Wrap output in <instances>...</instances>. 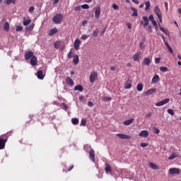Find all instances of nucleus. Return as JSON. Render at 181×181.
I'll return each mask as SVG.
<instances>
[{
    "mask_svg": "<svg viewBox=\"0 0 181 181\" xmlns=\"http://www.w3.org/2000/svg\"><path fill=\"white\" fill-rule=\"evenodd\" d=\"M60 0H53V4L54 5H57V3L59 2Z\"/></svg>",
    "mask_w": 181,
    "mask_h": 181,
    "instance_id": "obj_63",
    "label": "nucleus"
},
{
    "mask_svg": "<svg viewBox=\"0 0 181 181\" xmlns=\"http://www.w3.org/2000/svg\"><path fill=\"white\" fill-rule=\"evenodd\" d=\"M160 30H161V32H163V33H165L166 36H169L170 33L168 29H165L163 27H160Z\"/></svg>",
    "mask_w": 181,
    "mask_h": 181,
    "instance_id": "obj_28",
    "label": "nucleus"
},
{
    "mask_svg": "<svg viewBox=\"0 0 181 181\" xmlns=\"http://www.w3.org/2000/svg\"><path fill=\"white\" fill-rule=\"evenodd\" d=\"M149 20L151 21V22H153L155 21L153 15L149 16Z\"/></svg>",
    "mask_w": 181,
    "mask_h": 181,
    "instance_id": "obj_56",
    "label": "nucleus"
},
{
    "mask_svg": "<svg viewBox=\"0 0 181 181\" xmlns=\"http://www.w3.org/2000/svg\"><path fill=\"white\" fill-rule=\"evenodd\" d=\"M37 77L39 80H43L45 78V75H43V71L40 70L37 72Z\"/></svg>",
    "mask_w": 181,
    "mask_h": 181,
    "instance_id": "obj_15",
    "label": "nucleus"
},
{
    "mask_svg": "<svg viewBox=\"0 0 181 181\" xmlns=\"http://www.w3.org/2000/svg\"><path fill=\"white\" fill-rule=\"evenodd\" d=\"M148 30L151 32V33H152L153 31L152 30V25H148Z\"/></svg>",
    "mask_w": 181,
    "mask_h": 181,
    "instance_id": "obj_60",
    "label": "nucleus"
},
{
    "mask_svg": "<svg viewBox=\"0 0 181 181\" xmlns=\"http://www.w3.org/2000/svg\"><path fill=\"white\" fill-rule=\"evenodd\" d=\"M4 3L6 5H11V4L15 5L16 4V0H4Z\"/></svg>",
    "mask_w": 181,
    "mask_h": 181,
    "instance_id": "obj_25",
    "label": "nucleus"
},
{
    "mask_svg": "<svg viewBox=\"0 0 181 181\" xmlns=\"http://www.w3.org/2000/svg\"><path fill=\"white\" fill-rule=\"evenodd\" d=\"M175 158H177L176 153H173L172 155L168 158L169 160H173Z\"/></svg>",
    "mask_w": 181,
    "mask_h": 181,
    "instance_id": "obj_34",
    "label": "nucleus"
},
{
    "mask_svg": "<svg viewBox=\"0 0 181 181\" xmlns=\"http://www.w3.org/2000/svg\"><path fill=\"white\" fill-rule=\"evenodd\" d=\"M86 124H87V120L83 118L81 121V125H82L83 127H86Z\"/></svg>",
    "mask_w": 181,
    "mask_h": 181,
    "instance_id": "obj_41",
    "label": "nucleus"
},
{
    "mask_svg": "<svg viewBox=\"0 0 181 181\" xmlns=\"http://www.w3.org/2000/svg\"><path fill=\"white\" fill-rule=\"evenodd\" d=\"M97 78H98V74H97V72H95V71L91 72L90 75L89 76L90 82L94 83V81H95V80H97Z\"/></svg>",
    "mask_w": 181,
    "mask_h": 181,
    "instance_id": "obj_3",
    "label": "nucleus"
},
{
    "mask_svg": "<svg viewBox=\"0 0 181 181\" xmlns=\"http://www.w3.org/2000/svg\"><path fill=\"white\" fill-rule=\"evenodd\" d=\"M111 100H112V98L108 96H105L103 98V101H111Z\"/></svg>",
    "mask_w": 181,
    "mask_h": 181,
    "instance_id": "obj_42",
    "label": "nucleus"
},
{
    "mask_svg": "<svg viewBox=\"0 0 181 181\" xmlns=\"http://www.w3.org/2000/svg\"><path fill=\"white\" fill-rule=\"evenodd\" d=\"M167 112H168V114H170V115H175V112H173V110H172V109H168V110H167Z\"/></svg>",
    "mask_w": 181,
    "mask_h": 181,
    "instance_id": "obj_45",
    "label": "nucleus"
},
{
    "mask_svg": "<svg viewBox=\"0 0 181 181\" xmlns=\"http://www.w3.org/2000/svg\"><path fill=\"white\" fill-rule=\"evenodd\" d=\"M99 32L100 31L98 30V28H96L95 30H93V37H97V36H98Z\"/></svg>",
    "mask_w": 181,
    "mask_h": 181,
    "instance_id": "obj_36",
    "label": "nucleus"
},
{
    "mask_svg": "<svg viewBox=\"0 0 181 181\" xmlns=\"http://www.w3.org/2000/svg\"><path fill=\"white\" fill-rule=\"evenodd\" d=\"M9 23L6 22L4 23V30H6V32H9Z\"/></svg>",
    "mask_w": 181,
    "mask_h": 181,
    "instance_id": "obj_32",
    "label": "nucleus"
},
{
    "mask_svg": "<svg viewBox=\"0 0 181 181\" xmlns=\"http://www.w3.org/2000/svg\"><path fill=\"white\" fill-rule=\"evenodd\" d=\"M74 168V165L69 166V168L67 169L68 172H70Z\"/></svg>",
    "mask_w": 181,
    "mask_h": 181,
    "instance_id": "obj_58",
    "label": "nucleus"
},
{
    "mask_svg": "<svg viewBox=\"0 0 181 181\" xmlns=\"http://www.w3.org/2000/svg\"><path fill=\"white\" fill-rule=\"evenodd\" d=\"M155 91H156V88H151L146 90L144 94L145 95H152Z\"/></svg>",
    "mask_w": 181,
    "mask_h": 181,
    "instance_id": "obj_18",
    "label": "nucleus"
},
{
    "mask_svg": "<svg viewBox=\"0 0 181 181\" xmlns=\"http://www.w3.org/2000/svg\"><path fill=\"white\" fill-rule=\"evenodd\" d=\"M81 39H82V40H86V39H88V35H83L81 37Z\"/></svg>",
    "mask_w": 181,
    "mask_h": 181,
    "instance_id": "obj_48",
    "label": "nucleus"
},
{
    "mask_svg": "<svg viewBox=\"0 0 181 181\" xmlns=\"http://www.w3.org/2000/svg\"><path fill=\"white\" fill-rule=\"evenodd\" d=\"M52 21L54 23H56V25H59L62 22H63V15L60 13L57 14L53 17Z\"/></svg>",
    "mask_w": 181,
    "mask_h": 181,
    "instance_id": "obj_1",
    "label": "nucleus"
},
{
    "mask_svg": "<svg viewBox=\"0 0 181 181\" xmlns=\"http://www.w3.org/2000/svg\"><path fill=\"white\" fill-rule=\"evenodd\" d=\"M84 90V88H83V86L81 85H77L74 87V90L75 91H79L80 93L83 92Z\"/></svg>",
    "mask_w": 181,
    "mask_h": 181,
    "instance_id": "obj_22",
    "label": "nucleus"
},
{
    "mask_svg": "<svg viewBox=\"0 0 181 181\" xmlns=\"http://www.w3.org/2000/svg\"><path fill=\"white\" fill-rule=\"evenodd\" d=\"M30 63L31 66H36L37 64V58L36 56H33L32 58H30Z\"/></svg>",
    "mask_w": 181,
    "mask_h": 181,
    "instance_id": "obj_13",
    "label": "nucleus"
},
{
    "mask_svg": "<svg viewBox=\"0 0 181 181\" xmlns=\"http://www.w3.org/2000/svg\"><path fill=\"white\" fill-rule=\"evenodd\" d=\"M71 122L74 125H78V119L77 118H73L71 119Z\"/></svg>",
    "mask_w": 181,
    "mask_h": 181,
    "instance_id": "obj_38",
    "label": "nucleus"
},
{
    "mask_svg": "<svg viewBox=\"0 0 181 181\" xmlns=\"http://www.w3.org/2000/svg\"><path fill=\"white\" fill-rule=\"evenodd\" d=\"M33 55V52L29 51L25 54V60H29L30 59H32Z\"/></svg>",
    "mask_w": 181,
    "mask_h": 181,
    "instance_id": "obj_14",
    "label": "nucleus"
},
{
    "mask_svg": "<svg viewBox=\"0 0 181 181\" xmlns=\"http://www.w3.org/2000/svg\"><path fill=\"white\" fill-rule=\"evenodd\" d=\"M66 57L68 59H71L73 57V49H71L69 52L67 54Z\"/></svg>",
    "mask_w": 181,
    "mask_h": 181,
    "instance_id": "obj_37",
    "label": "nucleus"
},
{
    "mask_svg": "<svg viewBox=\"0 0 181 181\" xmlns=\"http://www.w3.org/2000/svg\"><path fill=\"white\" fill-rule=\"evenodd\" d=\"M81 7L80 6H76V7L74 8L75 12H77V11H81Z\"/></svg>",
    "mask_w": 181,
    "mask_h": 181,
    "instance_id": "obj_54",
    "label": "nucleus"
},
{
    "mask_svg": "<svg viewBox=\"0 0 181 181\" xmlns=\"http://www.w3.org/2000/svg\"><path fill=\"white\" fill-rule=\"evenodd\" d=\"M33 11H35V6H31L29 8L28 12H29V13H32V12H33Z\"/></svg>",
    "mask_w": 181,
    "mask_h": 181,
    "instance_id": "obj_50",
    "label": "nucleus"
},
{
    "mask_svg": "<svg viewBox=\"0 0 181 181\" xmlns=\"http://www.w3.org/2000/svg\"><path fill=\"white\" fill-rule=\"evenodd\" d=\"M30 22H31L30 18H28V19L25 20V21H23V25L24 26H28V25H30Z\"/></svg>",
    "mask_w": 181,
    "mask_h": 181,
    "instance_id": "obj_35",
    "label": "nucleus"
},
{
    "mask_svg": "<svg viewBox=\"0 0 181 181\" xmlns=\"http://www.w3.org/2000/svg\"><path fill=\"white\" fill-rule=\"evenodd\" d=\"M149 166L150 168H151V169H155L156 170H158V169H159V166L153 163H149Z\"/></svg>",
    "mask_w": 181,
    "mask_h": 181,
    "instance_id": "obj_26",
    "label": "nucleus"
},
{
    "mask_svg": "<svg viewBox=\"0 0 181 181\" xmlns=\"http://www.w3.org/2000/svg\"><path fill=\"white\" fill-rule=\"evenodd\" d=\"M141 56V52H136V54H134L133 56V60L134 62H138L140 59Z\"/></svg>",
    "mask_w": 181,
    "mask_h": 181,
    "instance_id": "obj_19",
    "label": "nucleus"
},
{
    "mask_svg": "<svg viewBox=\"0 0 181 181\" xmlns=\"http://www.w3.org/2000/svg\"><path fill=\"white\" fill-rule=\"evenodd\" d=\"M139 49H141V50H142V49H144V42H140Z\"/></svg>",
    "mask_w": 181,
    "mask_h": 181,
    "instance_id": "obj_55",
    "label": "nucleus"
},
{
    "mask_svg": "<svg viewBox=\"0 0 181 181\" xmlns=\"http://www.w3.org/2000/svg\"><path fill=\"white\" fill-rule=\"evenodd\" d=\"M62 105H63L65 111H67L69 110V106H67V105L66 103H62Z\"/></svg>",
    "mask_w": 181,
    "mask_h": 181,
    "instance_id": "obj_52",
    "label": "nucleus"
},
{
    "mask_svg": "<svg viewBox=\"0 0 181 181\" xmlns=\"http://www.w3.org/2000/svg\"><path fill=\"white\" fill-rule=\"evenodd\" d=\"M60 45H62V42L61 41H56L54 43V47L55 49H59V47H60Z\"/></svg>",
    "mask_w": 181,
    "mask_h": 181,
    "instance_id": "obj_31",
    "label": "nucleus"
},
{
    "mask_svg": "<svg viewBox=\"0 0 181 181\" xmlns=\"http://www.w3.org/2000/svg\"><path fill=\"white\" fill-rule=\"evenodd\" d=\"M81 8L82 9H89L90 6H88V4H83V5L81 6Z\"/></svg>",
    "mask_w": 181,
    "mask_h": 181,
    "instance_id": "obj_43",
    "label": "nucleus"
},
{
    "mask_svg": "<svg viewBox=\"0 0 181 181\" xmlns=\"http://www.w3.org/2000/svg\"><path fill=\"white\" fill-rule=\"evenodd\" d=\"M94 10H95V18L96 19H100V15H101V7H100V6H96Z\"/></svg>",
    "mask_w": 181,
    "mask_h": 181,
    "instance_id": "obj_4",
    "label": "nucleus"
},
{
    "mask_svg": "<svg viewBox=\"0 0 181 181\" xmlns=\"http://www.w3.org/2000/svg\"><path fill=\"white\" fill-rule=\"evenodd\" d=\"M140 146H141V148H146V146H148V143H141Z\"/></svg>",
    "mask_w": 181,
    "mask_h": 181,
    "instance_id": "obj_49",
    "label": "nucleus"
},
{
    "mask_svg": "<svg viewBox=\"0 0 181 181\" xmlns=\"http://www.w3.org/2000/svg\"><path fill=\"white\" fill-rule=\"evenodd\" d=\"M110 70H111V71H115V70H117V67H115V66H111V67H110Z\"/></svg>",
    "mask_w": 181,
    "mask_h": 181,
    "instance_id": "obj_62",
    "label": "nucleus"
},
{
    "mask_svg": "<svg viewBox=\"0 0 181 181\" xmlns=\"http://www.w3.org/2000/svg\"><path fill=\"white\" fill-rule=\"evenodd\" d=\"M145 5H146L145 11H149V9L151 8V1H148L145 2Z\"/></svg>",
    "mask_w": 181,
    "mask_h": 181,
    "instance_id": "obj_30",
    "label": "nucleus"
},
{
    "mask_svg": "<svg viewBox=\"0 0 181 181\" xmlns=\"http://www.w3.org/2000/svg\"><path fill=\"white\" fill-rule=\"evenodd\" d=\"M131 9L134 11L132 16H138V10H136V8H131Z\"/></svg>",
    "mask_w": 181,
    "mask_h": 181,
    "instance_id": "obj_40",
    "label": "nucleus"
},
{
    "mask_svg": "<svg viewBox=\"0 0 181 181\" xmlns=\"http://www.w3.org/2000/svg\"><path fill=\"white\" fill-rule=\"evenodd\" d=\"M151 23H152L153 26L158 25V23H156L155 20L153 21H151Z\"/></svg>",
    "mask_w": 181,
    "mask_h": 181,
    "instance_id": "obj_64",
    "label": "nucleus"
},
{
    "mask_svg": "<svg viewBox=\"0 0 181 181\" xmlns=\"http://www.w3.org/2000/svg\"><path fill=\"white\" fill-rule=\"evenodd\" d=\"M35 28V24H31L30 25L25 28L26 32H32Z\"/></svg>",
    "mask_w": 181,
    "mask_h": 181,
    "instance_id": "obj_29",
    "label": "nucleus"
},
{
    "mask_svg": "<svg viewBox=\"0 0 181 181\" xmlns=\"http://www.w3.org/2000/svg\"><path fill=\"white\" fill-rule=\"evenodd\" d=\"M6 142H8V137L6 139L0 138V150L5 149Z\"/></svg>",
    "mask_w": 181,
    "mask_h": 181,
    "instance_id": "obj_6",
    "label": "nucleus"
},
{
    "mask_svg": "<svg viewBox=\"0 0 181 181\" xmlns=\"http://www.w3.org/2000/svg\"><path fill=\"white\" fill-rule=\"evenodd\" d=\"M154 13L158 18L160 23H162V11H160V8H159V6H157L154 8Z\"/></svg>",
    "mask_w": 181,
    "mask_h": 181,
    "instance_id": "obj_2",
    "label": "nucleus"
},
{
    "mask_svg": "<svg viewBox=\"0 0 181 181\" xmlns=\"http://www.w3.org/2000/svg\"><path fill=\"white\" fill-rule=\"evenodd\" d=\"M160 80V78L158 75H155L153 78H152V83L153 84H156V83H158Z\"/></svg>",
    "mask_w": 181,
    "mask_h": 181,
    "instance_id": "obj_24",
    "label": "nucleus"
},
{
    "mask_svg": "<svg viewBox=\"0 0 181 181\" xmlns=\"http://www.w3.org/2000/svg\"><path fill=\"white\" fill-rule=\"evenodd\" d=\"M169 175H179L180 173V169L179 168H170L168 170Z\"/></svg>",
    "mask_w": 181,
    "mask_h": 181,
    "instance_id": "obj_5",
    "label": "nucleus"
},
{
    "mask_svg": "<svg viewBox=\"0 0 181 181\" xmlns=\"http://www.w3.org/2000/svg\"><path fill=\"white\" fill-rule=\"evenodd\" d=\"M66 84H68V86H70L71 87H73V86H74V81H73V79H71V78L70 77H66Z\"/></svg>",
    "mask_w": 181,
    "mask_h": 181,
    "instance_id": "obj_17",
    "label": "nucleus"
},
{
    "mask_svg": "<svg viewBox=\"0 0 181 181\" xmlns=\"http://www.w3.org/2000/svg\"><path fill=\"white\" fill-rule=\"evenodd\" d=\"M170 100L169 98L164 99L157 103H156V107H162V105H165V104H168Z\"/></svg>",
    "mask_w": 181,
    "mask_h": 181,
    "instance_id": "obj_7",
    "label": "nucleus"
},
{
    "mask_svg": "<svg viewBox=\"0 0 181 181\" xmlns=\"http://www.w3.org/2000/svg\"><path fill=\"white\" fill-rule=\"evenodd\" d=\"M152 117V112H149L146 115V118H151Z\"/></svg>",
    "mask_w": 181,
    "mask_h": 181,
    "instance_id": "obj_51",
    "label": "nucleus"
},
{
    "mask_svg": "<svg viewBox=\"0 0 181 181\" xmlns=\"http://www.w3.org/2000/svg\"><path fill=\"white\" fill-rule=\"evenodd\" d=\"M57 32H59V30H57V28H54L53 29L49 30L48 35L49 36H53V35H56V33H57Z\"/></svg>",
    "mask_w": 181,
    "mask_h": 181,
    "instance_id": "obj_20",
    "label": "nucleus"
},
{
    "mask_svg": "<svg viewBox=\"0 0 181 181\" xmlns=\"http://www.w3.org/2000/svg\"><path fill=\"white\" fill-rule=\"evenodd\" d=\"M137 91H142L144 90V85L142 83H139L136 86Z\"/></svg>",
    "mask_w": 181,
    "mask_h": 181,
    "instance_id": "obj_33",
    "label": "nucleus"
},
{
    "mask_svg": "<svg viewBox=\"0 0 181 181\" xmlns=\"http://www.w3.org/2000/svg\"><path fill=\"white\" fill-rule=\"evenodd\" d=\"M16 32H21V31L23 30V26H19V25H18V26L16 27Z\"/></svg>",
    "mask_w": 181,
    "mask_h": 181,
    "instance_id": "obj_44",
    "label": "nucleus"
},
{
    "mask_svg": "<svg viewBox=\"0 0 181 181\" xmlns=\"http://www.w3.org/2000/svg\"><path fill=\"white\" fill-rule=\"evenodd\" d=\"M164 43H165L167 48L170 47V45H169V43L168 42H166V40H164Z\"/></svg>",
    "mask_w": 181,
    "mask_h": 181,
    "instance_id": "obj_61",
    "label": "nucleus"
},
{
    "mask_svg": "<svg viewBox=\"0 0 181 181\" xmlns=\"http://www.w3.org/2000/svg\"><path fill=\"white\" fill-rule=\"evenodd\" d=\"M105 170V172H110L111 173V172H112L111 165H110V164H108V163H106Z\"/></svg>",
    "mask_w": 181,
    "mask_h": 181,
    "instance_id": "obj_27",
    "label": "nucleus"
},
{
    "mask_svg": "<svg viewBox=\"0 0 181 181\" xmlns=\"http://www.w3.org/2000/svg\"><path fill=\"white\" fill-rule=\"evenodd\" d=\"M74 59H73V63L75 65L78 64V63L80 62V58L78 57V55L75 54L74 55Z\"/></svg>",
    "mask_w": 181,
    "mask_h": 181,
    "instance_id": "obj_16",
    "label": "nucleus"
},
{
    "mask_svg": "<svg viewBox=\"0 0 181 181\" xmlns=\"http://www.w3.org/2000/svg\"><path fill=\"white\" fill-rule=\"evenodd\" d=\"M88 107H94V103H93V102H88Z\"/></svg>",
    "mask_w": 181,
    "mask_h": 181,
    "instance_id": "obj_59",
    "label": "nucleus"
},
{
    "mask_svg": "<svg viewBox=\"0 0 181 181\" xmlns=\"http://www.w3.org/2000/svg\"><path fill=\"white\" fill-rule=\"evenodd\" d=\"M134 119H129L128 120L124 121L123 124H124V125H127V126L131 125V124H132V122H134Z\"/></svg>",
    "mask_w": 181,
    "mask_h": 181,
    "instance_id": "obj_23",
    "label": "nucleus"
},
{
    "mask_svg": "<svg viewBox=\"0 0 181 181\" xmlns=\"http://www.w3.org/2000/svg\"><path fill=\"white\" fill-rule=\"evenodd\" d=\"M81 43V42L80 41L79 39L75 40V41L74 42V47L75 50H78Z\"/></svg>",
    "mask_w": 181,
    "mask_h": 181,
    "instance_id": "obj_11",
    "label": "nucleus"
},
{
    "mask_svg": "<svg viewBox=\"0 0 181 181\" xmlns=\"http://www.w3.org/2000/svg\"><path fill=\"white\" fill-rule=\"evenodd\" d=\"M116 136H117L118 138H120V139H131V136L124 134H117Z\"/></svg>",
    "mask_w": 181,
    "mask_h": 181,
    "instance_id": "obj_9",
    "label": "nucleus"
},
{
    "mask_svg": "<svg viewBox=\"0 0 181 181\" xmlns=\"http://www.w3.org/2000/svg\"><path fill=\"white\" fill-rule=\"evenodd\" d=\"M159 132H160V131L158 129V128H155L154 129V133H156V134H159Z\"/></svg>",
    "mask_w": 181,
    "mask_h": 181,
    "instance_id": "obj_57",
    "label": "nucleus"
},
{
    "mask_svg": "<svg viewBox=\"0 0 181 181\" xmlns=\"http://www.w3.org/2000/svg\"><path fill=\"white\" fill-rule=\"evenodd\" d=\"M112 8L113 9H115V11H118V9H119V7L118 6V5L113 4H112Z\"/></svg>",
    "mask_w": 181,
    "mask_h": 181,
    "instance_id": "obj_47",
    "label": "nucleus"
},
{
    "mask_svg": "<svg viewBox=\"0 0 181 181\" xmlns=\"http://www.w3.org/2000/svg\"><path fill=\"white\" fill-rule=\"evenodd\" d=\"M132 87V84H131V83H126L125 86H124V88L129 89V88H131Z\"/></svg>",
    "mask_w": 181,
    "mask_h": 181,
    "instance_id": "obj_46",
    "label": "nucleus"
},
{
    "mask_svg": "<svg viewBox=\"0 0 181 181\" xmlns=\"http://www.w3.org/2000/svg\"><path fill=\"white\" fill-rule=\"evenodd\" d=\"M151 59H149V57H146L143 60V64H144L145 66H149V64H151Z\"/></svg>",
    "mask_w": 181,
    "mask_h": 181,
    "instance_id": "obj_21",
    "label": "nucleus"
},
{
    "mask_svg": "<svg viewBox=\"0 0 181 181\" xmlns=\"http://www.w3.org/2000/svg\"><path fill=\"white\" fill-rule=\"evenodd\" d=\"M160 71H163V73H166V71H168V67L166 66H160Z\"/></svg>",
    "mask_w": 181,
    "mask_h": 181,
    "instance_id": "obj_39",
    "label": "nucleus"
},
{
    "mask_svg": "<svg viewBox=\"0 0 181 181\" xmlns=\"http://www.w3.org/2000/svg\"><path fill=\"white\" fill-rule=\"evenodd\" d=\"M155 63L156 64H159V63H160V58H156Z\"/></svg>",
    "mask_w": 181,
    "mask_h": 181,
    "instance_id": "obj_53",
    "label": "nucleus"
},
{
    "mask_svg": "<svg viewBox=\"0 0 181 181\" xmlns=\"http://www.w3.org/2000/svg\"><path fill=\"white\" fill-rule=\"evenodd\" d=\"M89 159L94 162L95 160V153L93 148L89 151Z\"/></svg>",
    "mask_w": 181,
    "mask_h": 181,
    "instance_id": "obj_8",
    "label": "nucleus"
},
{
    "mask_svg": "<svg viewBox=\"0 0 181 181\" xmlns=\"http://www.w3.org/2000/svg\"><path fill=\"white\" fill-rule=\"evenodd\" d=\"M143 20L144 21H144H141V25H144V28H146V26L149 25V18H148L147 16H143Z\"/></svg>",
    "mask_w": 181,
    "mask_h": 181,
    "instance_id": "obj_12",
    "label": "nucleus"
},
{
    "mask_svg": "<svg viewBox=\"0 0 181 181\" xmlns=\"http://www.w3.org/2000/svg\"><path fill=\"white\" fill-rule=\"evenodd\" d=\"M139 136H141L142 138H148V136H149V132L146 130H142L139 134Z\"/></svg>",
    "mask_w": 181,
    "mask_h": 181,
    "instance_id": "obj_10",
    "label": "nucleus"
}]
</instances>
